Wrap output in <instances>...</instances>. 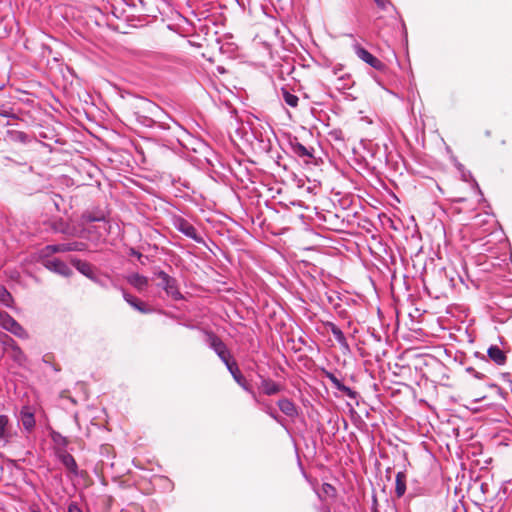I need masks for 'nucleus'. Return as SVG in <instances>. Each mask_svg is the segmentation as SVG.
Instances as JSON below:
<instances>
[{
  "mask_svg": "<svg viewBox=\"0 0 512 512\" xmlns=\"http://www.w3.org/2000/svg\"><path fill=\"white\" fill-rule=\"evenodd\" d=\"M83 238L93 242H105L108 235L113 233V224L101 210L85 211L80 217Z\"/></svg>",
  "mask_w": 512,
  "mask_h": 512,
  "instance_id": "1",
  "label": "nucleus"
},
{
  "mask_svg": "<svg viewBox=\"0 0 512 512\" xmlns=\"http://www.w3.org/2000/svg\"><path fill=\"white\" fill-rule=\"evenodd\" d=\"M134 115L136 118V121L148 128H159L162 130L171 131L173 136L177 137L179 134L184 130V128L175 120H171V123L168 121H160L158 119H155L154 117H150L148 115H144L143 113H138L134 111Z\"/></svg>",
  "mask_w": 512,
  "mask_h": 512,
  "instance_id": "2",
  "label": "nucleus"
},
{
  "mask_svg": "<svg viewBox=\"0 0 512 512\" xmlns=\"http://www.w3.org/2000/svg\"><path fill=\"white\" fill-rule=\"evenodd\" d=\"M134 108L135 112L143 113L144 115L154 117L160 121H168L171 123V120H173L159 105L144 97H138L136 99Z\"/></svg>",
  "mask_w": 512,
  "mask_h": 512,
  "instance_id": "3",
  "label": "nucleus"
},
{
  "mask_svg": "<svg viewBox=\"0 0 512 512\" xmlns=\"http://www.w3.org/2000/svg\"><path fill=\"white\" fill-rule=\"evenodd\" d=\"M153 274L160 279L157 287L163 289L165 293L173 300L179 301L183 299V295L179 290L178 281L161 269L154 268Z\"/></svg>",
  "mask_w": 512,
  "mask_h": 512,
  "instance_id": "4",
  "label": "nucleus"
},
{
  "mask_svg": "<svg viewBox=\"0 0 512 512\" xmlns=\"http://www.w3.org/2000/svg\"><path fill=\"white\" fill-rule=\"evenodd\" d=\"M205 336L206 345L217 354L225 366L234 360L227 345L217 334L211 331H206Z\"/></svg>",
  "mask_w": 512,
  "mask_h": 512,
  "instance_id": "5",
  "label": "nucleus"
},
{
  "mask_svg": "<svg viewBox=\"0 0 512 512\" xmlns=\"http://www.w3.org/2000/svg\"><path fill=\"white\" fill-rule=\"evenodd\" d=\"M49 228L54 233H60L66 236L67 238H82L83 230L80 227H77L63 218H54L49 221Z\"/></svg>",
  "mask_w": 512,
  "mask_h": 512,
  "instance_id": "6",
  "label": "nucleus"
},
{
  "mask_svg": "<svg viewBox=\"0 0 512 512\" xmlns=\"http://www.w3.org/2000/svg\"><path fill=\"white\" fill-rule=\"evenodd\" d=\"M174 228L186 237L194 240L196 243L203 244L204 238L198 233L197 229L187 219L182 216H174L172 219Z\"/></svg>",
  "mask_w": 512,
  "mask_h": 512,
  "instance_id": "7",
  "label": "nucleus"
},
{
  "mask_svg": "<svg viewBox=\"0 0 512 512\" xmlns=\"http://www.w3.org/2000/svg\"><path fill=\"white\" fill-rule=\"evenodd\" d=\"M0 326L21 339H27L28 333L10 314L0 310Z\"/></svg>",
  "mask_w": 512,
  "mask_h": 512,
  "instance_id": "8",
  "label": "nucleus"
},
{
  "mask_svg": "<svg viewBox=\"0 0 512 512\" xmlns=\"http://www.w3.org/2000/svg\"><path fill=\"white\" fill-rule=\"evenodd\" d=\"M226 368L229 371V373L231 374V376L233 377V379L235 380V382L243 390L248 392L252 396V398L254 399V401L256 403H260V399L257 397L256 393L253 391L252 387L248 384L247 380L245 379V377L241 373V371H240V369L238 367L237 362L235 360H233L228 365H226Z\"/></svg>",
  "mask_w": 512,
  "mask_h": 512,
  "instance_id": "9",
  "label": "nucleus"
},
{
  "mask_svg": "<svg viewBox=\"0 0 512 512\" xmlns=\"http://www.w3.org/2000/svg\"><path fill=\"white\" fill-rule=\"evenodd\" d=\"M18 422L22 425L27 434H31L36 427L35 410L30 405L21 407L17 414Z\"/></svg>",
  "mask_w": 512,
  "mask_h": 512,
  "instance_id": "10",
  "label": "nucleus"
},
{
  "mask_svg": "<svg viewBox=\"0 0 512 512\" xmlns=\"http://www.w3.org/2000/svg\"><path fill=\"white\" fill-rule=\"evenodd\" d=\"M354 53L364 61L366 64L376 69L377 71H384L386 68L385 63L370 53L367 49L362 47L359 43L353 44Z\"/></svg>",
  "mask_w": 512,
  "mask_h": 512,
  "instance_id": "11",
  "label": "nucleus"
},
{
  "mask_svg": "<svg viewBox=\"0 0 512 512\" xmlns=\"http://www.w3.org/2000/svg\"><path fill=\"white\" fill-rule=\"evenodd\" d=\"M288 145L291 152L295 156L303 159L305 162H308L310 159L314 158V148L304 146L299 142L297 137H289Z\"/></svg>",
  "mask_w": 512,
  "mask_h": 512,
  "instance_id": "12",
  "label": "nucleus"
},
{
  "mask_svg": "<svg viewBox=\"0 0 512 512\" xmlns=\"http://www.w3.org/2000/svg\"><path fill=\"white\" fill-rule=\"evenodd\" d=\"M41 263L46 269L60 276L70 277L73 274L72 269L61 259H44Z\"/></svg>",
  "mask_w": 512,
  "mask_h": 512,
  "instance_id": "13",
  "label": "nucleus"
},
{
  "mask_svg": "<svg viewBox=\"0 0 512 512\" xmlns=\"http://www.w3.org/2000/svg\"><path fill=\"white\" fill-rule=\"evenodd\" d=\"M323 375L327 378L333 385L335 389L342 392L345 396H347L351 400H357L359 397V393L352 388L346 386L337 376L328 370H323Z\"/></svg>",
  "mask_w": 512,
  "mask_h": 512,
  "instance_id": "14",
  "label": "nucleus"
},
{
  "mask_svg": "<svg viewBox=\"0 0 512 512\" xmlns=\"http://www.w3.org/2000/svg\"><path fill=\"white\" fill-rule=\"evenodd\" d=\"M259 379H260L259 390L262 394H264L266 396L276 395L279 392H281L283 389V386L280 383H278L270 378H266L262 375H259Z\"/></svg>",
  "mask_w": 512,
  "mask_h": 512,
  "instance_id": "15",
  "label": "nucleus"
},
{
  "mask_svg": "<svg viewBox=\"0 0 512 512\" xmlns=\"http://www.w3.org/2000/svg\"><path fill=\"white\" fill-rule=\"evenodd\" d=\"M56 457L62 463V465L74 476L79 475V468L75 458L68 453L66 450H56Z\"/></svg>",
  "mask_w": 512,
  "mask_h": 512,
  "instance_id": "16",
  "label": "nucleus"
},
{
  "mask_svg": "<svg viewBox=\"0 0 512 512\" xmlns=\"http://www.w3.org/2000/svg\"><path fill=\"white\" fill-rule=\"evenodd\" d=\"M324 326L327 330H329L333 334L335 340L338 342V344L343 352L350 351L349 343H348L343 331L336 324L328 321L324 324Z\"/></svg>",
  "mask_w": 512,
  "mask_h": 512,
  "instance_id": "17",
  "label": "nucleus"
},
{
  "mask_svg": "<svg viewBox=\"0 0 512 512\" xmlns=\"http://www.w3.org/2000/svg\"><path fill=\"white\" fill-rule=\"evenodd\" d=\"M127 282L137 291H146L149 286V279L139 273H131L126 277Z\"/></svg>",
  "mask_w": 512,
  "mask_h": 512,
  "instance_id": "18",
  "label": "nucleus"
},
{
  "mask_svg": "<svg viewBox=\"0 0 512 512\" xmlns=\"http://www.w3.org/2000/svg\"><path fill=\"white\" fill-rule=\"evenodd\" d=\"M71 264L73 267L80 272L82 275L86 276L88 279H92L95 275L94 267L91 263L85 260H81L78 258H72Z\"/></svg>",
  "mask_w": 512,
  "mask_h": 512,
  "instance_id": "19",
  "label": "nucleus"
},
{
  "mask_svg": "<svg viewBox=\"0 0 512 512\" xmlns=\"http://www.w3.org/2000/svg\"><path fill=\"white\" fill-rule=\"evenodd\" d=\"M277 406L280 411L289 418H296L299 414L298 408L295 403L288 398H281L277 401Z\"/></svg>",
  "mask_w": 512,
  "mask_h": 512,
  "instance_id": "20",
  "label": "nucleus"
},
{
  "mask_svg": "<svg viewBox=\"0 0 512 512\" xmlns=\"http://www.w3.org/2000/svg\"><path fill=\"white\" fill-rule=\"evenodd\" d=\"M488 360L490 359L495 364L501 366L506 363L507 357L504 351L497 345H491L487 350Z\"/></svg>",
  "mask_w": 512,
  "mask_h": 512,
  "instance_id": "21",
  "label": "nucleus"
},
{
  "mask_svg": "<svg viewBox=\"0 0 512 512\" xmlns=\"http://www.w3.org/2000/svg\"><path fill=\"white\" fill-rule=\"evenodd\" d=\"M123 293L124 300L132 306L137 311L147 314L150 313L152 310L146 306V304L142 301H140L138 298L132 296L131 294L127 293L124 289H121Z\"/></svg>",
  "mask_w": 512,
  "mask_h": 512,
  "instance_id": "22",
  "label": "nucleus"
},
{
  "mask_svg": "<svg viewBox=\"0 0 512 512\" xmlns=\"http://www.w3.org/2000/svg\"><path fill=\"white\" fill-rule=\"evenodd\" d=\"M12 438L10 419L7 415H0V442L8 443Z\"/></svg>",
  "mask_w": 512,
  "mask_h": 512,
  "instance_id": "23",
  "label": "nucleus"
},
{
  "mask_svg": "<svg viewBox=\"0 0 512 512\" xmlns=\"http://www.w3.org/2000/svg\"><path fill=\"white\" fill-rule=\"evenodd\" d=\"M453 163H454V166L455 168L460 172L461 174V179L465 182H470L472 181L475 188L477 189V192L483 196L482 194V191L478 185V183L476 182V180L473 178V175L472 173L469 171V170H466L464 165L462 163H460L456 158H453L452 159Z\"/></svg>",
  "mask_w": 512,
  "mask_h": 512,
  "instance_id": "24",
  "label": "nucleus"
},
{
  "mask_svg": "<svg viewBox=\"0 0 512 512\" xmlns=\"http://www.w3.org/2000/svg\"><path fill=\"white\" fill-rule=\"evenodd\" d=\"M139 3L149 15L161 12V5H167V0H139Z\"/></svg>",
  "mask_w": 512,
  "mask_h": 512,
  "instance_id": "25",
  "label": "nucleus"
},
{
  "mask_svg": "<svg viewBox=\"0 0 512 512\" xmlns=\"http://www.w3.org/2000/svg\"><path fill=\"white\" fill-rule=\"evenodd\" d=\"M491 222V215L488 213L485 214H477L473 218V221L470 224V229L477 230L483 228V231H488L486 227Z\"/></svg>",
  "mask_w": 512,
  "mask_h": 512,
  "instance_id": "26",
  "label": "nucleus"
},
{
  "mask_svg": "<svg viewBox=\"0 0 512 512\" xmlns=\"http://www.w3.org/2000/svg\"><path fill=\"white\" fill-rule=\"evenodd\" d=\"M407 475L405 471H399L395 477V494L398 498L404 496L406 492Z\"/></svg>",
  "mask_w": 512,
  "mask_h": 512,
  "instance_id": "27",
  "label": "nucleus"
},
{
  "mask_svg": "<svg viewBox=\"0 0 512 512\" xmlns=\"http://www.w3.org/2000/svg\"><path fill=\"white\" fill-rule=\"evenodd\" d=\"M61 248L62 253L70 251L83 252L88 249V245L82 241H68L61 243Z\"/></svg>",
  "mask_w": 512,
  "mask_h": 512,
  "instance_id": "28",
  "label": "nucleus"
},
{
  "mask_svg": "<svg viewBox=\"0 0 512 512\" xmlns=\"http://www.w3.org/2000/svg\"><path fill=\"white\" fill-rule=\"evenodd\" d=\"M6 138L11 142L23 144H26L30 141V136L27 133L18 130H7Z\"/></svg>",
  "mask_w": 512,
  "mask_h": 512,
  "instance_id": "29",
  "label": "nucleus"
},
{
  "mask_svg": "<svg viewBox=\"0 0 512 512\" xmlns=\"http://www.w3.org/2000/svg\"><path fill=\"white\" fill-rule=\"evenodd\" d=\"M49 435L52 442L57 446L56 450H66L67 446L69 445V440L67 437L53 429L50 430Z\"/></svg>",
  "mask_w": 512,
  "mask_h": 512,
  "instance_id": "30",
  "label": "nucleus"
},
{
  "mask_svg": "<svg viewBox=\"0 0 512 512\" xmlns=\"http://www.w3.org/2000/svg\"><path fill=\"white\" fill-rule=\"evenodd\" d=\"M62 253L61 243L48 244L39 251V257L42 260L50 259L52 254Z\"/></svg>",
  "mask_w": 512,
  "mask_h": 512,
  "instance_id": "31",
  "label": "nucleus"
},
{
  "mask_svg": "<svg viewBox=\"0 0 512 512\" xmlns=\"http://www.w3.org/2000/svg\"><path fill=\"white\" fill-rule=\"evenodd\" d=\"M10 358L18 365L23 366L24 363L27 360V357L23 350L19 347L18 344H16L13 348L10 350Z\"/></svg>",
  "mask_w": 512,
  "mask_h": 512,
  "instance_id": "32",
  "label": "nucleus"
},
{
  "mask_svg": "<svg viewBox=\"0 0 512 512\" xmlns=\"http://www.w3.org/2000/svg\"><path fill=\"white\" fill-rule=\"evenodd\" d=\"M281 95H282V99L283 101L290 107H297L298 105V101H299V98L291 93L287 88H281Z\"/></svg>",
  "mask_w": 512,
  "mask_h": 512,
  "instance_id": "33",
  "label": "nucleus"
},
{
  "mask_svg": "<svg viewBox=\"0 0 512 512\" xmlns=\"http://www.w3.org/2000/svg\"><path fill=\"white\" fill-rule=\"evenodd\" d=\"M91 280L104 289H108L109 287L118 288L117 285L112 280V278H110L109 276L100 277L95 274Z\"/></svg>",
  "mask_w": 512,
  "mask_h": 512,
  "instance_id": "34",
  "label": "nucleus"
},
{
  "mask_svg": "<svg viewBox=\"0 0 512 512\" xmlns=\"http://www.w3.org/2000/svg\"><path fill=\"white\" fill-rule=\"evenodd\" d=\"M262 407V410L268 414L272 419H274L276 422L282 424V418L277 414V412L272 408V406L266 402L260 400V403H257Z\"/></svg>",
  "mask_w": 512,
  "mask_h": 512,
  "instance_id": "35",
  "label": "nucleus"
},
{
  "mask_svg": "<svg viewBox=\"0 0 512 512\" xmlns=\"http://www.w3.org/2000/svg\"><path fill=\"white\" fill-rule=\"evenodd\" d=\"M0 344L3 346L4 350L8 352L11 348H13L17 343L16 341L4 332H0Z\"/></svg>",
  "mask_w": 512,
  "mask_h": 512,
  "instance_id": "36",
  "label": "nucleus"
},
{
  "mask_svg": "<svg viewBox=\"0 0 512 512\" xmlns=\"http://www.w3.org/2000/svg\"><path fill=\"white\" fill-rule=\"evenodd\" d=\"M13 301L14 300L11 293L4 286H2L0 288V303L10 308L12 307Z\"/></svg>",
  "mask_w": 512,
  "mask_h": 512,
  "instance_id": "37",
  "label": "nucleus"
},
{
  "mask_svg": "<svg viewBox=\"0 0 512 512\" xmlns=\"http://www.w3.org/2000/svg\"><path fill=\"white\" fill-rule=\"evenodd\" d=\"M466 372L472 375L476 379H484L485 375L482 372L477 371L474 367L468 366L465 368Z\"/></svg>",
  "mask_w": 512,
  "mask_h": 512,
  "instance_id": "38",
  "label": "nucleus"
},
{
  "mask_svg": "<svg viewBox=\"0 0 512 512\" xmlns=\"http://www.w3.org/2000/svg\"><path fill=\"white\" fill-rule=\"evenodd\" d=\"M374 2L376 3L377 7L381 10H387L388 6H391L393 9H395L393 4L389 0H374Z\"/></svg>",
  "mask_w": 512,
  "mask_h": 512,
  "instance_id": "39",
  "label": "nucleus"
},
{
  "mask_svg": "<svg viewBox=\"0 0 512 512\" xmlns=\"http://www.w3.org/2000/svg\"><path fill=\"white\" fill-rule=\"evenodd\" d=\"M66 512H82V510L76 502H71Z\"/></svg>",
  "mask_w": 512,
  "mask_h": 512,
  "instance_id": "40",
  "label": "nucleus"
},
{
  "mask_svg": "<svg viewBox=\"0 0 512 512\" xmlns=\"http://www.w3.org/2000/svg\"><path fill=\"white\" fill-rule=\"evenodd\" d=\"M338 81L340 82V86L339 88L341 89H349L351 87V84H349L347 81V79L343 76V77H340L338 79Z\"/></svg>",
  "mask_w": 512,
  "mask_h": 512,
  "instance_id": "41",
  "label": "nucleus"
},
{
  "mask_svg": "<svg viewBox=\"0 0 512 512\" xmlns=\"http://www.w3.org/2000/svg\"><path fill=\"white\" fill-rule=\"evenodd\" d=\"M475 356L477 358H479L485 365H488L489 364V360L487 359V357L479 352H475Z\"/></svg>",
  "mask_w": 512,
  "mask_h": 512,
  "instance_id": "42",
  "label": "nucleus"
},
{
  "mask_svg": "<svg viewBox=\"0 0 512 512\" xmlns=\"http://www.w3.org/2000/svg\"><path fill=\"white\" fill-rule=\"evenodd\" d=\"M129 254H130V256L136 257V258H138V259H141V258L143 257V254H142L141 252L137 251V250H136V249H134V248H132V249L130 250V253H129Z\"/></svg>",
  "mask_w": 512,
  "mask_h": 512,
  "instance_id": "43",
  "label": "nucleus"
},
{
  "mask_svg": "<svg viewBox=\"0 0 512 512\" xmlns=\"http://www.w3.org/2000/svg\"><path fill=\"white\" fill-rule=\"evenodd\" d=\"M43 361H44V363H46L47 365H49V366H50V367H51L55 372L60 371V367H59L58 365H56V364H53V363L49 362V361H48V360H46L45 358H44V360H43Z\"/></svg>",
  "mask_w": 512,
  "mask_h": 512,
  "instance_id": "44",
  "label": "nucleus"
},
{
  "mask_svg": "<svg viewBox=\"0 0 512 512\" xmlns=\"http://www.w3.org/2000/svg\"><path fill=\"white\" fill-rule=\"evenodd\" d=\"M0 115L3 116V117H13V118H15V116L13 114H11L10 112H8V111H2V112H0Z\"/></svg>",
  "mask_w": 512,
  "mask_h": 512,
  "instance_id": "45",
  "label": "nucleus"
},
{
  "mask_svg": "<svg viewBox=\"0 0 512 512\" xmlns=\"http://www.w3.org/2000/svg\"><path fill=\"white\" fill-rule=\"evenodd\" d=\"M320 512H331V509L328 506H323L320 508Z\"/></svg>",
  "mask_w": 512,
  "mask_h": 512,
  "instance_id": "46",
  "label": "nucleus"
},
{
  "mask_svg": "<svg viewBox=\"0 0 512 512\" xmlns=\"http://www.w3.org/2000/svg\"><path fill=\"white\" fill-rule=\"evenodd\" d=\"M485 486H486V484H484V483H482V484H481V490H482V491H484V490H485Z\"/></svg>",
  "mask_w": 512,
  "mask_h": 512,
  "instance_id": "47",
  "label": "nucleus"
},
{
  "mask_svg": "<svg viewBox=\"0 0 512 512\" xmlns=\"http://www.w3.org/2000/svg\"><path fill=\"white\" fill-rule=\"evenodd\" d=\"M30 512H41L39 509H32Z\"/></svg>",
  "mask_w": 512,
  "mask_h": 512,
  "instance_id": "48",
  "label": "nucleus"
},
{
  "mask_svg": "<svg viewBox=\"0 0 512 512\" xmlns=\"http://www.w3.org/2000/svg\"><path fill=\"white\" fill-rule=\"evenodd\" d=\"M390 471H391V468H387V469H386V474H389V473H390Z\"/></svg>",
  "mask_w": 512,
  "mask_h": 512,
  "instance_id": "49",
  "label": "nucleus"
},
{
  "mask_svg": "<svg viewBox=\"0 0 512 512\" xmlns=\"http://www.w3.org/2000/svg\"><path fill=\"white\" fill-rule=\"evenodd\" d=\"M372 512H379V511H378L376 508H374V509L372 510Z\"/></svg>",
  "mask_w": 512,
  "mask_h": 512,
  "instance_id": "50",
  "label": "nucleus"
},
{
  "mask_svg": "<svg viewBox=\"0 0 512 512\" xmlns=\"http://www.w3.org/2000/svg\"><path fill=\"white\" fill-rule=\"evenodd\" d=\"M0 512H4V511L0 509Z\"/></svg>",
  "mask_w": 512,
  "mask_h": 512,
  "instance_id": "51",
  "label": "nucleus"
}]
</instances>
